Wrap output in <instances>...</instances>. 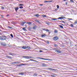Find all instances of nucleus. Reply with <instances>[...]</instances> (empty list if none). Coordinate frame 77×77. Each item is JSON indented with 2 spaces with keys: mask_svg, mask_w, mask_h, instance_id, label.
<instances>
[{
  "mask_svg": "<svg viewBox=\"0 0 77 77\" xmlns=\"http://www.w3.org/2000/svg\"><path fill=\"white\" fill-rule=\"evenodd\" d=\"M6 36L3 35V36L0 37V39L1 40H2V41L6 40Z\"/></svg>",
  "mask_w": 77,
  "mask_h": 77,
  "instance_id": "obj_1",
  "label": "nucleus"
},
{
  "mask_svg": "<svg viewBox=\"0 0 77 77\" xmlns=\"http://www.w3.org/2000/svg\"><path fill=\"white\" fill-rule=\"evenodd\" d=\"M23 57L24 58H25L26 59H30L32 58V57L28 56H23Z\"/></svg>",
  "mask_w": 77,
  "mask_h": 77,
  "instance_id": "obj_2",
  "label": "nucleus"
},
{
  "mask_svg": "<svg viewBox=\"0 0 77 77\" xmlns=\"http://www.w3.org/2000/svg\"><path fill=\"white\" fill-rule=\"evenodd\" d=\"M58 39H59V38L57 36H55L54 38V41H57Z\"/></svg>",
  "mask_w": 77,
  "mask_h": 77,
  "instance_id": "obj_3",
  "label": "nucleus"
},
{
  "mask_svg": "<svg viewBox=\"0 0 77 77\" xmlns=\"http://www.w3.org/2000/svg\"><path fill=\"white\" fill-rule=\"evenodd\" d=\"M47 69H50V71H51V70H52V71H56L55 69L50 68H48Z\"/></svg>",
  "mask_w": 77,
  "mask_h": 77,
  "instance_id": "obj_4",
  "label": "nucleus"
},
{
  "mask_svg": "<svg viewBox=\"0 0 77 77\" xmlns=\"http://www.w3.org/2000/svg\"><path fill=\"white\" fill-rule=\"evenodd\" d=\"M42 66H47V65L45 63H42Z\"/></svg>",
  "mask_w": 77,
  "mask_h": 77,
  "instance_id": "obj_5",
  "label": "nucleus"
},
{
  "mask_svg": "<svg viewBox=\"0 0 77 77\" xmlns=\"http://www.w3.org/2000/svg\"><path fill=\"white\" fill-rule=\"evenodd\" d=\"M55 52H56V51H57L58 53H61L62 52L61 51H58V50H55Z\"/></svg>",
  "mask_w": 77,
  "mask_h": 77,
  "instance_id": "obj_6",
  "label": "nucleus"
},
{
  "mask_svg": "<svg viewBox=\"0 0 77 77\" xmlns=\"http://www.w3.org/2000/svg\"><path fill=\"white\" fill-rule=\"evenodd\" d=\"M6 57H8V58H10V59H12V57H11L10 56H6Z\"/></svg>",
  "mask_w": 77,
  "mask_h": 77,
  "instance_id": "obj_7",
  "label": "nucleus"
},
{
  "mask_svg": "<svg viewBox=\"0 0 77 77\" xmlns=\"http://www.w3.org/2000/svg\"><path fill=\"white\" fill-rule=\"evenodd\" d=\"M34 17H38L39 16V15L38 14H35L34 15Z\"/></svg>",
  "mask_w": 77,
  "mask_h": 77,
  "instance_id": "obj_8",
  "label": "nucleus"
},
{
  "mask_svg": "<svg viewBox=\"0 0 77 77\" xmlns=\"http://www.w3.org/2000/svg\"><path fill=\"white\" fill-rule=\"evenodd\" d=\"M37 59H42V60H45V58H42L41 57H37Z\"/></svg>",
  "mask_w": 77,
  "mask_h": 77,
  "instance_id": "obj_9",
  "label": "nucleus"
},
{
  "mask_svg": "<svg viewBox=\"0 0 77 77\" xmlns=\"http://www.w3.org/2000/svg\"><path fill=\"white\" fill-rule=\"evenodd\" d=\"M45 60H49V61H52V60H52V59H46V58H45Z\"/></svg>",
  "mask_w": 77,
  "mask_h": 77,
  "instance_id": "obj_10",
  "label": "nucleus"
},
{
  "mask_svg": "<svg viewBox=\"0 0 77 77\" xmlns=\"http://www.w3.org/2000/svg\"><path fill=\"white\" fill-rule=\"evenodd\" d=\"M22 65H32V63H30V64H24V63H22Z\"/></svg>",
  "mask_w": 77,
  "mask_h": 77,
  "instance_id": "obj_11",
  "label": "nucleus"
},
{
  "mask_svg": "<svg viewBox=\"0 0 77 77\" xmlns=\"http://www.w3.org/2000/svg\"><path fill=\"white\" fill-rule=\"evenodd\" d=\"M19 9V8H18V7H17L15 8V11H16V12H17V11H18V10Z\"/></svg>",
  "mask_w": 77,
  "mask_h": 77,
  "instance_id": "obj_12",
  "label": "nucleus"
},
{
  "mask_svg": "<svg viewBox=\"0 0 77 77\" xmlns=\"http://www.w3.org/2000/svg\"><path fill=\"white\" fill-rule=\"evenodd\" d=\"M9 56H10V55H11V56H12V55H13V56H14V55H15V54H12V53H9Z\"/></svg>",
  "mask_w": 77,
  "mask_h": 77,
  "instance_id": "obj_13",
  "label": "nucleus"
},
{
  "mask_svg": "<svg viewBox=\"0 0 77 77\" xmlns=\"http://www.w3.org/2000/svg\"><path fill=\"white\" fill-rule=\"evenodd\" d=\"M21 48L23 49H26L27 47L26 46H23Z\"/></svg>",
  "mask_w": 77,
  "mask_h": 77,
  "instance_id": "obj_14",
  "label": "nucleus"
},
{
  "mask_svg": "<svg viewBox=\"0 0 77 77\" xmlns=\"http://www.w3.org/2000/svg\"><path fill=\"white\" fill-rule=\"evenodd\" d=\"M1 44L2 45H3V46H6V44H4L2 43H1Z\"/></svg>",
  "mask_w": 77,
  "mask_h": 77,
  "instance_id": "obj_15",
  "label": "nucleus"
},
{
  "mask_svg": "<svg viewBox=\"0 0 77 77\" xmlns=\"http://www.w3.org/2000/svg\"><path fill=\"white\" fill-rule=\"evenodd\" d=\"M57 18H53V19H51L52 20H54V21H56L57 20Z\"/></svg>",
  "mask_w": 77,
  "mask_h": 77,
  "instance_id": "obj_16",
  "label": "nucleus"
},
{
  "mask_svg": "<svg viewBox=\"0 0 77 77\" xmlns=\"http://www.w3.org/2000/svg\"><path fill=\"white\" fill-rule=\"evenodd\" d=\"M26 49H27V50H30V49H31V48L30 47H26Z\"/></svg>",
  "mask_w": 77,
  "mask_h": 77,
  "instance_id": "obj_17",
  "label": "nucleus"
},
{
  "mask_svg": "<svg viewBox=\"0 0 77 77\" xmlns=\"http://www.w3.org/2000/svg\"><path fill=\"white\" fill-rule=\"evenodd\" d=\"M27 24H29V25H31L32 22H27Z\"/></svg>",
  "mask_w": 77,
  "mask_h": 77,
  "instance_id": "obj_18",
  "label": "nucleus"
},
{
  "mask_svg": "<svg viewBox=\"0 0 77 77\" xmlns=\"http://www.w3.org/2000/svg\"><path fill=\"white\" fill-rule=\"evenodd\" d=\"M63 18H65V17H60L58 18V19H63Z\"/></svg>",
  "mask_w": 77,
  "mask_h": 77,
  "instance_id": "obj_19",
  "label": "nucleus"
},
{
  "mask_svg": "<svg viewBox=\"0 0 77 77\" xmlns=\"http://www.w3.org/2000/svg\"><path fill=\"white\" fill-rule=\"evenodd\" d=\"M35 21H36V22L38 23V24H41V22L39 21V20H35Z\"/></svg>",
  "mask_w": 77,
  "mask_h": 77,
  "instance_id": "obj_20",
  "label": "nucleus"
},
{
  "mask_svg": "<svg viewBox=\"0 0 77 77\" xmlns=\"http://www.w3.org/2000/svg\"><path fill=\"white\" fill-rule=\"evenodd\" d=\"M45 42H46V43L48 44H49V41H45Z\"/></svg>",
  "mask_w": 77,
  "mask_h": 77,
  "instance_id": "obj_21",
  "label": "nucleus"
},
{
  "mask_svg": "<svg viewBox=\"0 0 77 77\" xmlns=\"http://www.w3.org/2000/svg\"><path fill=\"white\" fill-rule=\"evenodd\" d=\"M24 73L22 72L19 74V75H23Z\"/></svg>",
  "mask_w": 77,
  "mask_h": 77,
  "instance_id": "obj_22",
  "label": "nucleus"
},
{
  "mask_svg": "<svg viewBox=\"0 0 77 77\" xmlns=\"http://www.w3.org/2000/svg\"><path fill=\"white\" fill-rule=\"evenodd\" d=\"M26 27H24L22 28L23 29V30H24V31H26Z\"/></svg>",
  "mask_w": 77,
  "mask_h": 77,
  "instance_id": "obj_23",
  "label": "nucleus"
},
{
  "mask_svg": "<svg viewBox=\"0 0 77 77\" xmlns=\"http://www.w3.org/2000/svg\"><path fill=\"white\" fill-rule=\"evenodd\" d=\"M60 27L62 28V29H63V26H62V25H59Z\"/></svg>",
  "mask_w": 77,
  "mask_h": 77,
  "instance_id": "obj_24",
  "label": "nucleus"
},
{
  "mask_svg": "<svg viewBox=\"0 0 77 77\" xmlns=\"http://www.w3.org/2000/svg\"><path fill=\"white\" fill-rule=\"evenodd\" d=\"M24 22L22 23L21 25L22 26H24Z\"/></svg>",
  "mask_w": 77,
  "mask_h": 77,
  "instance_id": "obj_25",
  "label": "nucleus"
},
{
  "mask_svg": "<svg viewBox=\"0 0 77 77\" xmlns=\"http://www.w3.org/2000/svg\"><path fill=\"white\" fill-rule=\"evenodd\" d=\"M37 75H38L37 74H34L33 75L34 76V77H35L36 76H37Z\"/></svg>",
  "mask_w": 77,
  "mask_h": 77,
  "instance_id": "obj_26",
  "label": "nucleus"
},
{
  "mask_svg": "<svg viewBox=\"0 0 77 77\" xmlns=\"http://www.w3.org/2000/svg\"><path fill=\"white\" fill-rule=\"evenodd\" d=\"M42 17H43L44 18L45 17H47V16L45 15H42Z\"/></svg>",
  "mask_w": 77,
  "mask_h": 77,
  "instance_id": "obj_27",
  "label": "nucleus"
},
{
  "mask_svg": "<svg viewBox=\"0 0 77 77\" xmlns=\"http://www.w3.org/2000/svg\"><path fill=\"white\" fill-rule=\"evenodd\" d=\"M42 37H45V34L42 35L41 36Z\"/></svg>",
  "mask_w": 77,
  "mask_h": 77,
  "instance_id": "obj_28",
  "label": "nucleus"
},
{
  "mask_svg": "<svg viewBox=\"0 0 77 77\" xmlns=\"http://www.w3.org/2000/svg\"><path fill=\"white\" fill-rule=\"evenodd\" d=\"M36 26H35L33 27V29H36Z\"/></svg>",
  "mask_w": 77,
  "mask_h": 77,
  "instance_id": "obj_29",
  "label": "nucleus"
},
{
  "mask_svg": "<svg viewBox=\"0 0 77 77\" xmlns=\"http://www.w3.org/2000/svg\"><path fill=\"white\" fill-rule=\"evenodd\" d=\"M70 26L71 27H74V26H73V24H71Z\"/></svg>",
  "mask_w": 77,
  "mask_h": 77,
  "instance_id": "obj_30",
  "label": "nucleus"
},
{
  "mask_svg": "<svg viewBox=\"0 0 77 77\" xmlns=\"http://www.w3.org/2000/svg\"><path fill=\"white\" fill-rule=\"evenodd\" d=\"M19 8L20 9H23V7L22 6H20L19 7Z\"/></svg>",
  "mask_w": 77,
  "mask_h": 77,
  "instance_id": "obj_31",
  "label": "nucleus"
},
{
  "mask_svg": "<svg viewBox=\"0 0 77 77\" xmlns=\"http://www.w3.org/2000/svg\"><path fill=\"white\" fill-rule=\"evenodd\" d=\"M17 66H22V64H20L19 65H17Z\"/></svg>",
  "mask_w": 77,
  "mask_h": 77,
  "instance_id": "obj_32",
  "label": "nucleus"
},
{
  "mask_svg": "<svg viewBox=\"0 0 77 77\" xmlns=\"http://www.w3.org/2000/svg\"><path fill=\"white\" fill-rule=\"evenodd\" d=\"M54 45L55 47H58V46H57V45L54 44Z\"/></svg>",
  "mask_w": 77,
  "mask_h": 77,
  "instance_id": "obj_33",
  "label": "nucleus"
},
{
  "mask_svg": "<svg viewBox=\"0 0 77 77\" xmlns=\"http://www.w3.org/2000/svg\"><path fill=\"white\" fill-rule=\"evenodd\" d=\"M16 64H17V63H20V62H15Z\"/></svg>",
  "mask_w": 77,
  "mask_h": 77,
  "instance_id": "obj_34",
  "label": "nucleus"
},
{
  "mask_svg": "<svg viewBox=\"0 0 77 77\" xmlns=\"http://www.w3.org/2000/svg\"><path fill=\"white\" fill-rule=\"evenodd\" d=\"M11 36L12 37V38H13L14 37V36H13V35L12 34H11Z\"/></svg>",
  "mask_w": 77,
  "mask_h": 77,
  "instance_id": "obj_35",
  "label": "nucleus"
},
{
  "mask_svg": "<svg viewBox=\"0 0 77 77\" xmlns=\"http://www.w3.org/2000/svg\"><path fill=\"white\" fill-rule=\"evenodd\" d=\"M54 50H59V49L58 48H54Z\"/></svg>",
  "mask_w": 77,
  "mask_h": 77,
  "instance_id": "obj_36",
  "label": "nucleus"
},
{
  "mask_svg": "<svg viewBox=\"0 0 77 77\" xmlns=\"http://www.w3.org/2000/svg\"><path fill=\"white\" fill-rule=\"evenodd\" d=\"M54 32H55V33H57V30L55 29L54 30Z\"/></svg>",
  "mask_w": 77,
  "mask_h": 77,
  "instance_id": "obj_37",
  "label": "nucleus"
},
{
  "mask_svg": "<svg viewBox=\"0 0 77 77\" xmlns=\"http://www.w3.org/2000/svg\"><path fill=\"white\" fill-rule=\"evenodd\" d=\"M57 9H58V8H59V6L57 5Z\"/></svg>",
  "mask_w": 77,
  "mask_h": 77,
  "instance_id": "obj_38",
  "label": "nucleus"
},
{
  "mask_svg": "<svg viewBox=\"0 0 77 77\" xmlns=\"http://www.w3.org/2000/svg\"><path fill=\"white\" fill-rule=\"evenodd\" d=\"M46 32H49V31H50L49 30H48V29H46Z\"/></svg>",
  "mask_w": 77,
  "mask_h": 77,
  "instance_id": "obj_39",
  "label": "nucleus"
},
{
  "mask_svg": "<svg viewBox=\"0 0 77 77\" xmlns=\"http://www.w3.org/2000/svg\"><path fill=\"white\" fill-rule=\"evenodd\" d=\"M12 64H16L15 62H13L11 63Z\"/></svg>",
  "mask_w": 77,
  "mask_h": 77,
  "instance_id": "obj_40",
  "label": "nucleus"
},
{
  "mask_svg": "<svg viewBox=\"0 0 77 77\" xmlns=\"http://www.w3.org/2000/svg\"><path fill=\"white\" fill-rule=\"evenodd\" d=\"M68 19L69 20H72V18H68Z\"/></svg>",
  "mask_w": 77,
  "mask_h": 77,
  "instance_id": "obj_41",
  "label": "nucleus"
},
{
  "mask_svg": "<svg viewBox=\"0 0 77 77\" xmlns=\"http://www.w3.org/2000/svg\"><path fill=\"white\" fill-rule=\"evenodd\" d=\"M8 27L9 28V29H12V27L11 26H8Z\"/></svg>",
  "mask_w": 77,
  "mask_h": 77,
  "instance_id": "obj_42",
  "label": "nucleus"
},
{
  "mask_svg": "<svg viewBox=\"0 0 77 77\" xmlns=\"http://www.w3.org/2000/svg\"><path fill=\"white\" fill-rule=\"evenodd\" d=\"M19 6H24V5L22 4H20L19 5Z\"/></svg>",
  "mask_w": 77,
  "mask_h": 77,
  "instance_id": "obj_43",
  "label": "nucleus"
},
{
  "mask_svg": "<svg viewBox=\"0 0 77 77\" xmlns=\"http://www.w3.org/2000/svg\"><path fill=\"white\" fill-rule=\"evenodd\" d=\"M47 2H49V1H45V2H44V3H47Z\"/></svg>",
  "mask_w": 77,
  "mask_h": 77,
  "instance_id": "obj_44",
  "label": "nucleus"
},
{
  "mask_svg": "<svg viewBox=\"0 0 77 77\" xmlns=\"http://www.w3.org/2000/svg\"><path fill=\"white\" fill-rule=\"evenodd\" d=\"M75 24H77V21H75Z\"/></svg>",
  "mask_w": 77,
  "mask_h": 77,
  "instance_id": "obj_45",
  "label": "nucleus"
},
{
  "mask_svg": "<svg viewBox=\"0 0 77 77\" xmlns=\"http://www.w3.org/2000/svg\"><path fill=\"white\" fill-rule=\"evenodd\" d=\"M62 23H65V22L63 20L62 21Z\"/></svg>",
  "mask_w": 77,
  "mask_h": 77,
  "instance_id": "obj_46",
  "label": "nucleus"
},
{
  "mask_svg": "<svg viewBox=\"0 0 77 77\" xmlns=\"http://www.w3.org/2000/svg\"><path fill=\"white\" fill-rule=\"evenodd\" d=\"M34 62H38V61H37L35 60H34Z\"/></svg>",
  "mask_w": 77,
  "mask_h": 77,
  "instance_id": "obj_47",
  "label": "nucleus"
},
{
  "mask_svg": "<svg viewBox=\"0 0 77 77\" xmlns=\"http://www.w3.org/2000/svg\"><path fill=\"white\" fill-rule=\"evenodd\" d=\"M39 51L40 53L41 52H43V51Z\"/></svg>",
  "mask_w": 77,
  "mask_h": 77,
  "instance_id": "obj_48",
  "label": "nucleus"
},
{
  "mask_svg": "<svg viewBox=\"0 0 77 77\" xmlns=\"http://www.w3.org/2000/svg\"><path fill=\"white\" fill-rule=\"evenodd\" d=\"M2 9H5V8H4V7H2Z\"/></svg>",
  "mask_w": 77,
  "mask_h": 77,
  "instance_id": "obj_49",
  "label": "nucleus"
},
{
  "mask_svg": "<svg viewBox=\"0 0 77 77\" xmlns=\"http://www.w3.org/2000/svg\"><path fill=\"white\" fill-rule=\"evenodd\" d=\"M51 77H55L54 76V75H51Z\"/></svg>",
  "mask_w": 77,
  "mask_h": 77,
  "instance_id": "obj_50",
  "label": "nucleus"
},
{
  "mask_svg": "<svg viewBox=\"0 0 77 77\" xmlns=\"http://www.w3.org/2000/svg\"><path fill=\"white\" fill-rule=\"evenodd\" d=\"M60 24L61 25H62V26H64V25L62 24V23H60Z\"/></svg>",
  "mask_w": 77,
  "mask_h": 77,
  "instance_id": "obj_51",
  "label": "nucleus"
},
{
  "mask_svg": "<svg viewBox=\"0 0 77 77\" xmlns=\"http://www.w3.org/2000/svg\"><path fill=\"white\" fill-rule=\"evenodd\" d=\"M43 30H45V31H46V29H43Z\"/></svg>",
  "mask_w": 77,
  "mask_h": 77,
  "instance_id": "obj_52",
  "label": "nucleus"
},
{
  "mask_svg": "<svg viewBox=\"0 0 77 77\" xmlns=\"http://www.w3.org/2000/svg\"><path fill=\"white\" fill-rule=\"evenodd\" d=\"M30 60H31V61H34V60H29V61Z\"/></svg>",
  "mask_w": 77,
  "mask_h": 77,
  "instance_id": "obj_53",
  "label": "nucleus"
},
{
  "mask_svg": "<svg viewBox=\"0 0 77 77\" xmlns=\"http://www.w3.org/2000/svg\"><path fill=\"white\" fill-rule=\"evenodd\" d=\"M70 2H74V1H73L72 0H71Z\"/></svg>",
  "mask_w": 77,
  "mask_h": 77,
  "instance_id": "obj_54",
  "label": "nucleus"
},
{
  "mask_svg": "<svg viewBox=\"0 0 77 77\" xmlns=\"http://www.w3.org/2000/svg\"><path fill=\"white\" fill-rule=\"evenodd\" d=\"M24 23L25 24V23H27V22H24Z\"/></svg>",
  "mask_w": 77,
  "mask_h": 77,
  "instance_id": "obj_55",
  "label": "nucleus"
},
{
  "mask_svg": "<svg viewBox=\"0 0 77 77\" xmlns=\"http://www.w3.org/2000/svg\"><path fill=\"white\" fill-rule=\"evenodd\" d=\"M53 2V1H49V2Z\"/></svg>",
  "mask_w": 77,
  "mask_h": 77,
  "instance_id": "obj_56",
  "label": "nucleus"
},
{
  "mask_svg": "<svg viewBox=\"0 0 77 77\" xmlns=\"http://www.w3.org/2000/svg\"><path fill=\"white\" fill-rule=\"evenodd\" d=\"M18 47V48H21V47L19 46V47Z\"/></svg>",
  "mask_w": 77,
  "mask_h": 77,
  "instance_id": "obj_57",
  "label": "nucleus"
},
{
  "mask_svg": "<svg viewBox=\"0 0 77 77\" xmlns=\"http://www.w3.org/2000/svg\"><path fill=\"white\" fill-rule=\"evenodd\" d=\"M40 6H43V4H41L40 5Z\"/></svg>",
  "mask_w": 77,
  "mask_h": 77,
  "instance_id": "obj_58",
  "label": "nucleus"
},
{
  "mask_svg": "<svg viewBox=\"0 0 77 77\" xmlns=\"http://www.w3.org/2000/svg\"><path fill=\"white\" fill-rule=\"evenodd\" d=\"M47 24H48V25H49V24H50V23H47Z\"/></svg>",
  "mask_w": 77,
  "mask_h": 77,
  "instance_id": "obj_59",
  "label": "nucleus"
},
{
  "mask_svg": "<svg viewBox=\"0 0 77 77\" xmlns=\"http://www.w3.org/2000/svg\"><path fill=\"white\" fill-rule=\"evenodd\" d=\"M68 3H67V2H66V5H67V4Z\"/></svg>",
  "mask_w": 77,
  "mask_h": 77,
  "instance_id": "obj_60",
  "label": "nucleus"
},
{
  "mask_svg": "<svg viewBox=\"0 0 77 77\" xmlns=\"http://www.w3.org/2000/svg\"><path fill=\"white\" fill-rule=\"evenodd\" d=\"M22 11H23V12L25 11V10H22Z\"/></svg>",
  "mask_w": 77,
  "mask_h": 77,
  "instance_id": "obj_61",
  "label": "nucleus"
},
{
  "mask_svg": "<svg viewBox=\"0 0 77 77\" xmlns=\"http://www.w3.org/2000/svg\"><path fill=\"white\" fill-rule=\"evenodd\" d=\"M1 16L2 17H3V15H1Z\"/></svg>",
  "mask_w": 77,
  "mask_h": 77,
  "instance_id": "obj_62",
  "label": "nucleus"
},
{
  "mask_svg": "<svg viewBox=\"0 0 77 77\" xmlns=\"http://www.w3.org/2000/svg\"><path fill=\"white\" fill-rule=\"evenodd\" d=\"M51 33V32H49V34H50V33Z\"/></svg>",
  "mask_w": 77,
  "mask_h": 77,
  "instance_id": "obj_63",
  "label": "nucleus"
},
{
  "mask_svg": "<svg viewBox=\"0 0 77 77\" xmlns=\"http://www.w3.org/2000/svg\"><path fill=\"white\" fill-rule=\"evenodd\" d=\"M25 26H26V27H27V25H25Z\"/></svg>",
  "mask_w": 77,
  "mask_h": 77,
  "instance_id": "obj_64",
  "label": "nucleus"
}]
</instances>
